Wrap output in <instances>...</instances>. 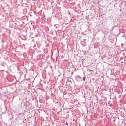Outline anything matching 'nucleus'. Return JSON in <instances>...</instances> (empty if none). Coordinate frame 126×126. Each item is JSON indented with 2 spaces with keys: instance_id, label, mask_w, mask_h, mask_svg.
<instances>
[{
  "instance_id": "nucleus-1",
  "label": "nucleus",
  "mask_w": 126,
  "mask_h": 126,
  "mask_svg": "<svg viewBox=\"0 0 126 126\" xmlns=\"http://www.w3.org/2000/svg\"><path fill=\"white\" fill-rule=\"evenodd\" d=\"M83 81H85V76H84V77L83 78Z\"/></svg>"
}]
</instances>
